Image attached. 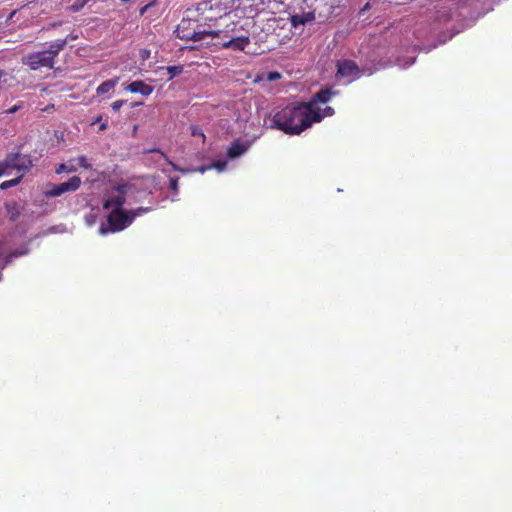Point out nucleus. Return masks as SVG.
Here are the masks:
<instances>
[{
  "label": "nucleus",
  "mask_w": 512,
  "mask_h": 512,
  "mask_svg": "<svg viewBox=\"0 0 512 512\" xmlns=\"http://www.w3.org/2000/svg\"><path fill=\"white\" fill-rule=\"evenodd\" d=\"M322 119L323 115L320 114V110H311L310 105L300 102L276 112L272 119V127L288 135H299L313 123L320 122Z\"/></svg>",
  "instance_id": "nucleus-1"
},
{
  "label": "nucleus",
  "mask_w": 512,
  "mask_h": 512,
  "mask_svg": "<svg viewBox=\"0 0 512 512\" xmlns=\"http://www.w3.org/2000/svg\"><path fill=\"white\" fill-rule=\"evenodd\" d=\"M344 0H305L308 10L290 16L291 26L297 29L318 19L320 22L328 20L336 9H339Z\"/></svg>",
  "instance_id": "nucleus-2"
},
{
  "label": "nucleus",
  "mask_w": 512,
  "mask_h": 512,
  "mask_svg": "<svg viewBox=\"0 0 512 512\" xmlns=\"http://www.w3.org/2000/svg\"><path fill=\"white\" fill-rule=\"evenodd\" d=\"M232 0H204L188 8V15L195 16L196 21L210 29L213 23L231 13Z\"/></svg>",
  "instance_id": "nucleus-3"
},
{
  "label": "nucleus",
  "mask_w": 512,
  "mask_h": 512,
  "mask_svg": "<svg viewBox=\"0 0 512 512\" xmlns=\"http://www.w3.org/2000/svg\"><path fill=\"white\" fill-rule=\"evenodd\" d=\"M67 39H59L49 45L47 50L28 53L23 57L22 62L31 70H38L42 67L52 69L55 58L66 47Z\"/></svg>",
  "instance_id": "nucleus-4"
},
{
  "label": "nucleus",
  "mask_w": 512,
  "mask_h": 512,
  "mask_svg": "<svg viewBox=\"0 0 512 512\" xmlns=\"http://www.w3.org/2000/svg\"><path fill=\"white\" fill-rule=\"evenodd\" d=\"M255 22L250 20H239L231 26L229 35L225 39L218 42V47L224 49H232L234 51H244L250 44V29L254 27Z\"/></svg>",
  "instance_id": "nucleus-5"
},
{
  "label": "nucleus",
  "mask_w": 512,
  "mask_h": 512,
  "mask_svg": "<svg viewBox=\"0 0 512 512\" xmlns=\"http://www.w3.org/2000/svg\"><path fill=\"white\" fill-rule=\"evenodd\" d=\"M204 26L203 23L196 21L195 16L188 15L186 10V17H184L177 25L175 33L178 38L187 41H205L209 38L208 29H200Z\"/></svg>",
  "instance_id": "nucleus-6"
},
{
  "label": "nucleus",
  "mask_w": 512,
  "mask_h": 512,
  "mask_svg": "<svg viewBox=\"0 0 512 512\" xmlns=\"http://www.w3.org/2000/svg\"><path fill=\"white\" fill-rule=\"evenodd\" d=\"M231 13L239 20L254 21L263 6V0H232Z\"/></svg>",
  "instance_id": "nucleus-7"
},
{
  "label": "nucleus",
  "mask_w": 512,
  "mask_h": 512,
  "mask_svg": "<svg viewBox=\"0 0 512 512\" xmlns=\"http://www.w3.org/2000/svg\"><path fill=\"white\" fill-rule=\"evenodd\" d=\"M236 20L233 13H230L216 23H213V26L208 29L210 40L205 43L207 45L218 46V42H221V39H225L226 35H229L228 31L231 30V26H233Z\"/></svg>",
  "instance_id": "nucleus-8"
},
{
  "label": "nucleus",
  "mask_w": 512,
  "mask_h": 512,
  "mask_svg": "<svg viewBox=\"0 0 512 512\" xmlns=\"http://www.w3.org/2000/svg\"><path fill=\"white\" fill-rule=\"evenodd\" d=\"M107 221L109 224V229L103 226L100 227L101 234H106L108 231L119 232L124 230L133 222V217H131L129 211L112 209L107 217Z\"/></svg>",
  "instance_id": "nucleus-9"
},
{
  "label": "nucleus",
  "mask_w": 512,
  "mask_h": 512,
  "mask_svg": "<svg viewBox=\"0 0 512 512\" xmlns=\"http://www.w3.org/2000/svg\"><path fill=\"white\" fill-rule=\"evenodd\" d=\"M32 166L30 158L19 153L10 154L4 162H0V177H2L7 169H17L26 172Z\"/></svg>",
  "instance_id": "nucleus-10"
},
{
  "label": "nucleus",
  "mask_w": 512,
  "mask_h": 512,
  "mask_svg": "<svg viewBox=\"0 0 512 512\" xmlns=\"http://www.w3.org/2000/svg\"><path fill=\"white\" fill-rule=\"evenodd\" d=\"M127 185H118L112 189L107 198L103 202V208L123 210L122 207L126 202Z\"/></svg>",
  "instance_id": "nucleus-11"
},
{
  "label": "nucleus",
  "mask_w": 512,
  "mask_h": 512,
  "mask_svg": "<svg viewBox=\"0 0 512 512\" xmlns=\"http://www.w3.org/2000/svg\"><path fill=\"white\" fill-rule=\"evenodd\" d=\"M81 186V179L78 176L71 177L67 182L51 184V188L44 191L47 198L58 197L67 192H74Z\"/></svg>",
  "instance_id": "nucleus-12"
},
{
  "label": "nucleus",
  "mask_w": 512,
  "mask_h": 512,
  "mask_svg": "<svg viewBox=\"0 0 512 512\" xmlns=\"http://www.w3.org/2000/svg\"><path fill=\"white\" fill-rule=\"evenodd\" d=\"M337 75L343 78L357 79L360 75V68L353 60H342L337 62Z\"/></svg>",
  "instance_id": "nucleus-13"
},
{
  "label": "nucleus",
  "mask_w": 512,
  "mask_h": 512,
  "mask_svg": "<svg viewBox=\"0 0 512 512\" xmlns=\"http://www.w3.org/2000/svg\"><path fill=\"white\" fill-rule=\"evenodd\" d=\"M252 140H243L241 138L235 139L227 149V156L230 159H235L246 153L251 147Z\"/></svg>",
  "instance_id": "nucleus-14"
},
{
  "label": "nucleus",
  "mask_w": 512,
  "mask_h": 512,
  "mask_svg": "<svg viewBox=\"0 0 512 512\" xmlns=\"http://www.w3.org/2000/svg\"><path fill=\"white\" fill-rule=\"evenodd\" d=\"M336 94L331 88H325L319 90L314 94L312 99L309 102H306V105H310L311 110H320V108L315 107L317 103H327L331 100V98Z\"/></svg>",
  "instance_id": "nucleus-15"
},
{
  "label": "nucleus",
  "mask_w": 512,
  "mask_h": 512,
  "mask_svg": "<svg viewBox=\"0 0 512 512\" xmlns=\"http://www.w3.org/2000/svg\"><path fill=\"white\" fill-rule=\"evenodd\" d=\"M126 90L131 93H140L143 96H149L153 92L154 88L141 80H136L131 82L126 87Z\"/></svg>",
  "instance_id": "nucleus-16"
},
{
  "label": "nucleus",
  "mask_w": 512,
  "mask_h": 512,
  "mask_svg": "<svg viewBox=\"0 0 512 512\" xmlns=\"http://www.w3.org/2000/svg\"><path fill=\"white\" fill-rule=\"evenodd\" d=\"M283 22V18L271 15L266 19V24L263 30L267 31V33L274 32L276 28H282L284 26V24H282Z\"/></svg>",
  "instance_id": "nucleus-17"
},
{
  "label": "nucleus",
  "mask_w": 512,
  "mask_h": 512,
  "mask_svg": "<svg viewBox=\"0 0 512 512\" xmlns=\"http://www.w3.org/2000/svg\"><path fill=\"white\" fill-rule=\"evenodd\" d=\"M118 80H119L118 78H114V79H109V80L104 81L102 84H100L98 86V88L96 89V93L98 95H103V94L109 93L117 85Z\"/></svg>",
  "instance_id": "nucleus-18"
},
{
  "label": "nucleus",
  "mask_w": 512,
  "mask_h": 512,
  "mask_svg": "<svg viewBox=\"0 0 512 512\" xmlns=\"http://www.w3.org/2000/svg\"><path fill=\"white\" fill-rule=\"evenodd\" d=\"M5 208L11 221H15L21 214V208L17 202L6 203Z\"/></svg>",
  "instance_id": "nucleus-19"
},
{
  "label": "nucleus",
  "mask_w": 512,
  "mask_h": 512,
  "mask_svg": "<svg viewBox=\"0 0 512 512\" xmlns=\"http://www.w3.org/2000/svg\"><path fill=\"white\" fill-rule=\"evenodd\" d=\"M144 154H148V153H158L160 154L161 157H163L165 160L168 161L169 165H171V167L173 168V170L175 171H180V172H184L183 169L179 168L174 162L170 161L167 157V155L161 151L160 149L158 148H152V149H148V150H144L143 152Z\"/></svg>",
  "instance_id": "nucleus-20"
},
{
  "label": "nucleus",
  "mask_w": 512,
  "mask_h": 512,
  "mask_svg": "<svg viewBox=\"0 0 512 512\" xmlns=\"http://www.w3.org/2000/svg\"><path fill=\"white\" fill-rule=\"evenodd\" d=\"M91 0H75V2L68 7L69 11L71 12H79L82 10L85 5H87Z\"/></svg>",
  "instance_id": "nucleus-21"
},
{
  "label": "nucleus",
  "mask_w": 512,
  "mask_h": 512,
  "mask_svg": "<svg viewBox=\"0 0 512 512\" xmlns=\"http://www.w3.org/2000/svg\"><path fill=\"white\" fill-rule=\"evenodd\" d=\"M166 70L169 73V80H172L174 77L180 75L183 72V66L182 65L167 66Z\"/></svg>",
  "instance_id": "nucleus-22"
},
{
  "label": "nucleus",
  "mask_w": 512,
  "mask_h": 512,
  "mask_svg": "<svg viewBox=\"0 0 512 512\" xmlns=\"http://www.w3.org/2000/svg\"><path fill=\"white\" fill-rule=\"evenodd\" d=\"M21 179H22V175L14 178V179L4 181L0 184V188L5 190L8 188L14 187L20 183Z\"/></svg>",
  "instance_id": "nucleus-23"
},
{
  "label": "nucleus",
  "mask_w": 512,
  "mask_h": 512,
  "mask_svg": "<svg viewBox=\"0 0 512 512\" xmlns=\"http://www.w3.org/2000/svg\"><path fill=\"white\" fill-rule=\"evenodd\" d=\"M151 210V207H138L136 209L130 210L129 213L134 220L136 217L141 216L144 213L150 212Z\"/></svg>",
  "instance_id": "nucleus-24"
},
{
  "label": "nucleus",
  "mask_w": 512,
  "mask_h": 512,
  "mask_svg": "<svg viewBox=\"0 0 512 512\" xmlns=\"http://www.w3.org/2000/svg\"><path fill=\"white\" fill-rule=\"evenodd\" d=\"M76 171V168L74 166H71V167H68L66 164H59L55 170V172L57 174H61L63 172H68V173H71V172H75Z\"/></svg>",
  "instance_id": "nucleus-25"
},
{
  "label": "nucleus",
  "mask_w": 512,
  "mask_h": 512,
  "mask_svg": "<svg viewBox=\"0 0 512 512\" xmlns=\"http://www.w3.org/2000/svg\"><path fill=\"white\" fill-rule=\"evenodd\" d=\"M191 134L193 136H201L202 142L203 143L205 142V139H206L205 134L203 133L202 129L199 126L192 125L191 126Z\"/></svg>",
  "instance_id": "nucleus-26"
},
{
  "label": "nucleus",
  "mask_w": 512,
  "mask_h": 512,
  "mask_svg": "<svg viewBox=\"0 0 512 512\" xmlns=\"http://www.w3.org/2000/svg\"><path fill=\"white\" fill-rule=\"evenodd\" d=\"M210 166H212V168L217 169L219 172H222L225 170V168L227 166V162L226 161H215L212 164H210Z\"/></svg>",
  "instance_id": "nucleus-27"
},
{
  "label": "nucleus",
  "mask_w": 512,
  "mask_h": 512,
  "mask_svg": "<svg viewBox=\"0 0 512 512\" xmlns=\"http://www.w3.org/2000/svg\"><path fill=\"white\" fill-rule=\"evenodd\" d=\"M77 161H78V164L80 167L84 168V169H90L91 168V164L88 163L87 161V158L83 155L79 156L77 158Z\"/></svg>",
  "instance_id": "nucleus-28"
},
{
  "label": "nucleus",
  "mask_w": 512,
  "mask_h": 512,
  "mask_svg": "<svg viewBox=\"0 0 512 512\" xmlns=\"http://www.w3.org/2000/svg\"><path fill=\"white\" fill-rule=\"evenodd\" d=\"M178 181H179V179H178L177 177H171V178L169 179V188H170L172 191H174L175 193H177V192H178V188H179V186H178Z\"/></svg>",
  "instance_id": "nucleus-29"
},
{
  "label": "nucleus",
  "mask_w": 512,
  "mask_h": 512,
  "mask_svg": "<svg viewBox=\"0 0 512 512\" xmlns=\"http://www.w3.org/2000/svg\"><path fill=\"white\" fill-rule=\"evenodd\" d=\"M22 107H23V103L20 102L19 104H16V105L12 106L11 108L5 110L4 113L5 114H14L17 111H19Z\"/></svg>",
  "instance_id": "nucleus-30"
},
{
  "label": "nucleus",
  "mask_w": 512,
  "mask_h": 512,
  "mask_svg": "<svg viewBox=\"0 0 512 512\" xmlns=\"http://www.w3.org/2000/svg\"><path fill=\"white\" fill-rule=\"evenodd\" d=\"M320 114L323 115V118L326 116H332L334 114V109L330 106H327L323 110L320 109Z\"/></svg>",
  "instance_id": "nucleus-31"
},
{
  "label": "nucleus",
  "mask_w": 512,
  "mask_h": 512,
  "mask_svg": "<svg viewBox=\"0 0 512 512\" xmlns=\"http://www.w3.org/2000/svg\"><path fill=\"white\" fill-rule=\"evenodd\" d=\"M280 78H281L280 73L276 72V71L269 72L268 75H267V80L268 81H275V80H278Z\"/></svg>",
  "instance_id": "nucleus-32"
},
{
  "label": "nucleus",
  "mask_w": 512,
  "mask_h": 512,
  "mask_svg": "<svg viewBox=\"0 0 512 512\" xmlns=\"http://www.w3.org/2000/svg\"><path fill=\"white\" fill-rule=\"evenodd\" d=\"M124 104V101L123 100H116L112 103V109L114 111H118L120 110V108L122 107V105Z\"/></svg>",
  "instance_id": "nucleus-33"
},
{
  "label": "nucleus",
  "mask_w": 512,
  "mask_h": 512,
  "mask_svg": "<svg viewBox=\"0 0 512 512\" xmlns=\"http://www.w3.org/2000/svg\"><path fill=\"white\" fill-rule=\"evenodd\" d=\"M304 1L305 0H303L301 5L299 6L298 11H295L293 14L302 13L303 11H307L308 10L306 4H304Z\"/></svg>",
  "instance_id": "nucleus-34"
},
{
  "label": "nucleus",
  "mask_w": 512,
  "mask_h": 512,
  "mask_svg": "<svg viewBox=\"0 0 512 512\" xmlns=\"http://www.w3.org/2000/svg\"><path fill=\"white\" fill-rule=\"evenodd\" d=\"M210 169H212V166L206 165V166H201V167L197 168V171H199L200 173H204L205 171L210 170Z\"/></svg>",
  "instance_id": "nucleus-35"
},
{
  "label": "nucleus",
  "mask_w": 512,
  "mask_h": 512,
  "mask_svg": "<svg viewBox=\"0 0 512 512\" xmlns=\"http://www.w3.org/2000/svg\"><path fill=\"white\" fill-rule=\"evenodd\" d=\"M370 9V4L369 3H366L363 8H361L359 14H363L365 11L369 10Z\"/></svg>",
  "instance_id": "nucleus-36"
},
{
  "label": "nucleus",
  "mask_w": 512,
  "mask_h": 512,
  "mask_svg": "<svg viewBox=\"0 0 512 512\" xmlns=\"http://www.w3.org/2000/svg\"><path fill=\"white\" fill-rule=\"evenodd\" d=\"M107 127H108L107 121L106 122H102V124H100V126H99V130H101V131L106 130Z\"/></svg>",
  "instance_id": "nucleus-37"
},
{
  "label": "nucleus",
  "mask_w": 512,
  "mask_h": 512,
  "mask_svg": "<svg viewBox=\"0 0 512 512\" xmlns=\"http://www.w3.org/2000/svg\"><path fill=\"white\" fill-rule=\"evenodd\" d=\"M77 38V35L69 34L65 39H67L68 42L69 40H76Z\"/></svg>",
  "instance_id": "nucleus-38"
},
{
  "label": "nucleus",
  "mask_w": 512,
  "mask_h": 512,
  "mask_svg": "<svg viewBox=\"0 0 512 512\" xmlns=\"http://www.w3.org/2000/svg\"><path fill=\"white\" fill-rule=\"evenodd\" d=\"M102 120V116H98L94 121H93V124L95 123H98L99 121Z\"/></svg>",
  "instance_id": "nucleus-39"
},
{
  "label": "nucleus",
  "mask_w": 512,
  "mask_h": 512,
  "mask_svg": "<svg viewBox=\"0 0 512 512\" xmlns=\"http://www.w3.org/2000/svg\"><path fill=\"white\" fill-rule=\"evenodd\" d=\"M14 14H15V11L11 12L10 18H12L14 16Z\"/></svg>",
  "instance_id": "nucleus-40"
}]
</instances>
